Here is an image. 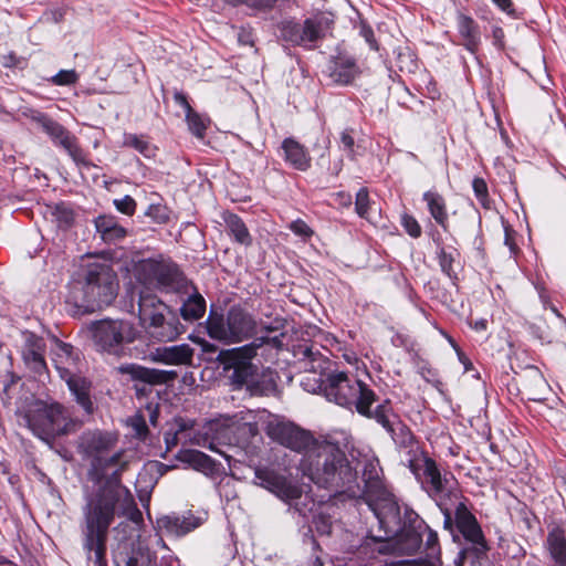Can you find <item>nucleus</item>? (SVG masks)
I'll return each mask as SVG.
<instances>
[{"label":"nucleus","instance_id":"1","mask_svg":"<svg viewBox=\"0 0 566 566\" xmlns=\"http://www.w3.org/2000/svg\"><path fill=\"white\" fill-rule=\"evenodd\" d=\"M136 279L144 286L139 292L138 314L151 337L159 342H171L182 333L178 318L151 291L165 293L187 292L189 282L178 265L166 259H147L136 266Z\"/></svg>","mask_w":566,"mask_h":566},{"label":"nucleus","instance_id":"2","mask_svg":"<svg viewBox=\"0 0 566 566\" xmlns=\"http://www.w3.org/2000/svg\"><path fill=\"white\" fill-rule=\"evenodd\" d=\"M280 433L282 444L298 452L305 450L301 469L313 483L335 493L357 496V472L338 446L329 441L311 443L310 434L295 427L283 426Z\"/></svg>","mask_w":566,"mask_h":566},{"label":"nucleus","instance_id":"3","mask_svg":"<svg viewBox=\"0 0 566 566\" xmlns=\"http://www.w3.org/2000/svg\"><path fill=\"white\" fill-rule=\"evenodd\" d=\"M125 515L135 523L142 518L132 493L122 486L102 485L86 492L82 506V545L93 566L106 565V541L116 516Z\"/></svg>","mask_w":566,"mask_h":566},{"label":"nucleus","instance_id":"4","mask_svg":"<svg viewBox=\"0 0 566 566\" xmlns=\"http://www.w3.org/2000/svg\"><path fill=\"white\" fill-rule=\"evenodd\" d=\"M361 500L377 520L379 534L374 536L376 541H389L400 531H423L426 527L424 521L413 510L406 509L403 517L400 516V507L395 496L378 479L366 481Z\"/></svg>","mask_w":566,"mask_h":566},{"label":"nucleus","instance_id":"5","mask_svg":"<svg viewBox=\"0 0 566 566\" xmlns=\"http://www.w3.org/2000/svg\"><path fill=\"white\" fill-rule=\"evenodd\" d=\"M118 436L111 431L86 430L78 438L77 450L83 461L90 469L91 478L99 480L108 470H113L112 476L119 481L122 473L134 459V452L116 449Z\"/></svg>","mask_w":566,"mask_h":566},{"label":"nucleus","instance_id":"6","mask_svg":"<svg viewBox=\"0 0 566 566\" xmlns=\"http://www.w3.org/2000/svg\"><path fill=\"white\" fill-rule=\"evenodd\" d=\"M29 429L45 442L76 433L84 420L55 400H36L25 413Z\"/></svg>","mask_w":566,"mask_h":566},{"label":"nucleus","instance_id":"7","mask_svg":"<svg viewBox=\"0 0 566 566\" xmlns=\"http://www.w3.org/2000/svg\"><path fill=\"white\" fill-rule=\"evenodd\" d=\"M118 292L117 275L106 263L91 264L81 295L73 294L76 313L87 314L112 304Z\"/></svg>","mask_w":566,"mask_h":566},{"label":"nucleus","instance_id":"8","mask_svg":"<svg viewBox=\"0 0 566 566\" xmlns=\"http://www.w3.org/2000/svg\"><path fill=\"white\" fill-rule=\"evenodd\" d=\"M325 398L340 407L355 408L359 415L367 418L373 416L371 405L376 401V395L368 385L338 370L326 375Z\"/></svg>","mask_w":566,"mask_h":566},{"label":"nucleus","instance_id":"9","mask_svg":"<svg viewBox=\"0 0 566 566\" xmlns=\"http://www.w3.org/2000/svg\"><path fill=\"white\" fill-rule=\"evenodd\" d=\"M370 418L390 434L396 448L403 453V461L408 469L416 470L418 459L424 454V451L410 428L394 411L389 401L378 405Z\"/></svg>","mask_w":566,"mask_h":566},{"label":"nucleus","instance_id":"10","mask_svg":"<svg viewBox=\"0 0 566 566\" xmlns=\"http://www.w3.org/2000/svg\"><path fill=\"white\" fill-rule=\"evenodd\" d=\"M51 359L60 377L67 384L75 401L83 408L87 416H91L94 411V403L90 395L91 386L84 378L74 375L78 355L73 346L54 338V345L51 348Z\"/></svg>","mask_w":566,"mask_h":566},{"label":"nucleus","instance_id":"11","mask_svg":"<svg viewBox=\"0 0 566 566\" xmlns=\"http://www.w3.org/2000/svg\"><path fill=\"white\" fill-rule=\"evenodd\" d=\"M206 325L210 338L226 344L241 343L256 329L252 314L240 306H231L226 316L214 314L211 310Z\"/></svg>","mask_w":566,"mask_h":566},{"label":"nucleus","instance_id":"12","mask_svg":"<svg viewBox=\"0 0 566 566\" xmlns=\"http://www.w3.org/2000/svg\"><path fill=\"white\" fill-rule=\"evenodd\" d=\"M417 469H409L416 480L421 484L422 490L441 509L444 515V524L451 523V514L443 507V500L449 497L454 485V476L451 472L442 473L437 462L426 453L418 459Z\"/></svg>","mask_w":566,"mask_h":566},{"label":"nucleus","instance_id":"13","mask_svg":"<svg viewBox=\"0 0 566 566\" xmlns=\"http://www.w3.org/2000/svg\"><path fill=\"white\" fill-rule=\"evenodd\" d=\"M92 338L97 348L111 355L120 356L126 345L136 338L134 325L124 319H101L90 326Z\"/></svg>","mask_w":566,"mask_h":566},{"label":"nucleus","instance_id":"14","mask_svg":"<svg viewBox=\"0 0 566 566\" xmlns=\"http://www.w3.org/2000/svg\"><path fill=\"white\" fill-rule=\"evenodd\" d=\"M254 483L275 494L290 504V511L300 516H307L316 503L307 494L303 495L298 486L287 482L283 476L273 470L258 469L254 474Z\"/></svg>","mask_w":566,"mask_h":566},{"label":"nucleus","instance_id":"15","mask_svg":"<svg viewBox=\"0 0 566 566\" xmlns=\"http://www.w3.org/2000/svg\"><path fill=\"white\" fill-rule=\"evenodd\" d=\"M265 338H256L253 343L238 348L224 349L218 354V361L223 366V369L232 370L230 379L232 384L238 387L247 385L253 387L255 379L256 367L251 363V359L256 354Z\"/></svg>","mask_w":566,"mask_h":566},{"label":"nucleus","instance_id":"16","mask_svg":"<svg viewBox=\"0 0 566 566\" xmlns=\"http://www.w3.org/2000/svg\"><path fill=\"white\" fill-rule=\"evenodd\" d=\"M305 375L301 379L302 388L311 394L322 392L325 396V378L329 360L313 345L301 350Z\"/></svg>","mask_w":566,"mask_h":566},{"label":"nucleus","instance_id":"17","mask_svg":"<svg viewBox=\"0 0 566 566\" xmlns=\"http://www.w3.org/2000/svg\"><path fill=\"white\" fill-rule=\"evenodd\" d=\"M23 345L21 347V356L24 365L35 376L41 378L46 375L48 366L45 363L46 343L43 337L32 332H23Z\"/></svg>","mask_w":566,"mask_h":566},{"label":"nucleus","instance_id":"18","mask_svg":"<svg viewBox=\"0 0 566 566\" xmlns=\"http://www.w3.org/2000/svg\"><path fill=\"white\" fill-rule=\"evenodd\" d=\"M153 554L148 546L139 539L120 542L114 553L116 566H151Z\"/></svg>","mask_w":566,"mask_h":566},{"label":"nucleus","instance_id":"19","mask_svg":"<svg viewBox=\"0 0 566 566\" xmlns=\"http://www.w3.org/2000/svg\"><path fill=\"white\" fill-rule=\"evenodd\" d=\"M455 524L459 532L467 542L473 544L479 552L488 549L486 541L484 538L481 526L476 517L468 510L465 504L459 503L455 507Z\"/></svg>","mask_w":566,"mask_h":566},{"label":"nucleus","instance_id":"20","mask_svg":"<svg viewBox=\"0 0 566 566\" xmlns=\"http://www.w3.org/2000/svg\"><path fill=\"white\" fill-rule=\"evenodd\" d=\"M201 524L199 517L195 516L191 512L182 514L170 513L157 518V528L168 536H184L189 532L196 530Z\"/></svg>","mask_w":566,"mask_h":566},{"label":"nucleus","instance_id":"21","mask_svg":"<svg viewBox=\"0 0 566 566\" xmlns=\"http://www.w3.org/2000/svg\"><path fill=\"white\" fill-rule=\"evenodd\" d=\"M119 371L129 375L134 380H139L145 385L167 384L175 380L178 376L175 370L147 368L136 364L122 365Z\"/></svg>","mask_w":566,"mask_h":566},{"label":"nucleus","instance_id":"22","mask_svg":"<svg viewBox=\"0 0 566 566\" xmlns=\"http://www.w3.org/2000/svg\"><path fill=\"white\" fill-rule=\"evenodd\" d=\"M193 353L195 350L189 344L161 346L151 352V359L166 365H190Z\"/></svg>","mask_w":566,"mask_h":566},{"label":"nucleus","instance_id":"23","mask_svg":"<svg viewBox=\"0 0 566 566\" xmlns=\"http://www.w3.org/2000/svg\"><path fill=\"white\" fill-rule=\"evenodd\" d=\"M281 149L285 163L298 171H307L311 168L312 158L307 149L292 137L282 142Z\"/></svg>","mask_w":566,"mask_h":566},{"label":"nucleus","instance_id":"24","mask_svg":"<svg viewBox=\"0 0 566 566\" xmlns=\"http://www.w3.org/2000/svg\"><path fill=\"white\" fill-rule=\"evenodd\" d=\"M96 232L103 242L115 244L125 239L127 230L112 214H101L94 220Z\"/></svg>","mask_w":566,"mask_h":566},{"label":"nucleus","instance_id":"25","mask_svg":"<svg viewBox=\"0 0 566 566\" xmlns=\"http://www.w3.org/2000/svg\"><path fill=\"white\" fill-rule=\"evenodd\" d=\"M457 28L464 48L469 52L475 53L481 43V32L478 23L470 15L458 12Z\"/></svg>","mask_w":566,"mask_h":566},{"label":"nucleus","instance_id":"26","mask_svg":"<svg viewBox=\"0 0 566 566\" xmlns=\"http://www.w3.org/2000/svg\"><path fill=\"white\" fill-rule=\"evenodd\" d=\"M329 69L332 80L343 85L349 84L359 72L355 59L346 55L337 56Z\"/></svg>","mask_w":566,"mask_h":566},{"label":"nucleus","instance_id":"27","mask_svg":"<svg viewBox=\"0 0 566 566\" xmlns=\"http://www.w3.org/2000/svg\"><path fill=\"white\" fill-rule=\"evenodd\" d=\"M33 119L46 133L55 145L65 147L75 136L65 129L60 123L45 114H38Z\"/></svg>","mask_w":566,"mask_h":566},{"label":"nucleus","instance_id":"28","mask_svg":"<svg viewBox=\"0 0 566 566\" xmlns=\"http://www.w3.org/2000/svg\"><path fill=\"white\" fill-rule=\"evenodd\" d=\"M547 549L555 566H566V534L565 531L555 527L546 538Z\"/></svg>","mask_w":566,"mask_h":566},{"label":"nucleus","instance_id":"29","mask_svg":"<svg viewBox=\"0 0 566 566\" xmlns=\"http://www.w3.org/2000/svg\"><path fill=\"white\" fill-rule=\"evenodd\" d=\"M423 200L427 202L428 210L434 221L442 227L443 230L448 229V212L444 198L437 191H426Z\"/></svg>","mask_w":566,"mask_h":566},{"label":"nucleus","instance_id":"30","mask_svg":"<svg viewBox=\"0 0 566 566\" xmlns=\"http://www.w3.org/2000/svg\"><path fill=\"white\" fill-rule=\"evenodd\" d=\"M206 313V300L195 291L190 294L180 307V315L187 322H196Z\"/></svg>","mask_w":566,"mask_h":566},{"label":"nucleus","instance_id":"31","mask_svg":"<svg viewBox=\"0 0 566 566\" xmlns=\"http://www.w3.org/2000/svg\"><path fill=\"white\" fill-rule=\"evenodd\" d=\"M178 458L180 461L188 463L195 470L203 472L205 474H209L214 471L213 460L201 451L181 450Z\"/></svg>","mask_w":566,"mask_h":566},{"label":"nucleus","instance_id":"32","mask_svg":"<svg viewBox=\"0 0 566 566\" xmlns=\"http://www.w3.org/2000/svg\"><path fill=\"white\" fill-rule=\"evenodd\" d=\"M422 533L423 531H400V533L397 536L391 538V541H395L394 548L408 555L416 553L421 546ZM388 542H390V539Z\"/></svg>","mask_w":566,"mask_h":566},{"label":"nucleus","instance_id":"33","mask_svg":"<svg viewBox=\"0 0 566 566\" xmlns=\"http://www.w3.org/2000/svg\"><path fill=\"white\" fill-rule=\"evenodd\" d=\"M224 223L230 231V233L233 235L235 242L243 244V245H250L252 243L251 234L243 222V220L234 214V213H228L224 216Z\"/></svg>","mask_w":566,"mask_h":566},{"label":"nucleus","instance_id":"34","mask_svg":"<svg viewBox=\"0 0 566 566\" xmlns=\"http://www.w3.org/2000/svg\"><path fill=\"white\" fill-rule=\"evenodd\" d=\"M123 146L134 148L145 158H153L157 153V147L144 135L125 133L123 136Z\"/></svg>","mask_w":566,"mask_h":566},{"label":"nucleus","instance_id":"35","mask_svg":"<svg viewBox=\"0 0 566 566\" xmlns=\"http://www.w3.org/2000/svg\"><path fill=\"white\" fill-rule=\"evenodd\" d=\"M302 46L311 48L322 36V24L315 19H306L302 24Z\"/></svg>","mask_w":566,"mask_h":566},{"label":"nucleus","instance_id":"36","mask_svg":"<svg viewBox=\"0 0 566 566\" xmlns=\"http://www.w3.org/2000/svg\"><path fill=\"white\" fill-rule=\"evenodd\" d=\"M281 36L284 41L302 46V24L295 21H284L281 24Z\"/></svg>","mask_w":566,"mask_h":566},{"label":"nucleus","instance_id":"37","mask_svg":"<svg viewBox=\"0 0 566 566\" xmlns=\"http://www.w3.org/2000/svg\"><path fill=\"white\" fill-rule=\"evenodd\" d=\"M186 122L188 125V129L195 137L199 139H202L205 137L209 122L207 118H205L199 113L192 111L191 113L186 114Z\"/></svg>","mask_w":566,"mask_h":566},{"label":"nucleus","instance_id":"38","mask_svg":"<svg viewBox=\"0 0 566 566\" xmlns=\"http://www.w3.org/2000/svg\"><path fill=\"white\" fill-rule=\"evenodd\" d=\"M455 251H447L446 248H441L438 252L439 265L441 271L451 280L453 284L458 281V275L453 270Z\"/></svg>","mask_w":566,"mask_h":566},{"label":"nucleus","instance_id":"39","mask_svg":"<svg viewBox=\"0 0 566 566\" xmlns=\"http://www.w3.org/2000/svg\"><path fill=\"white\" fill-rule=\"evenodd\" d=\"M80 75L75 70H61L49 78V82L56 86H71L77 83Z\"/></svg>","mask_w":566,"mask_h":566},{"label":"nucleus","instance_id":"40","mask_svg":"<svg viewBox=\"0 0 566 566\" xmlns=\"http://www.w3.org/2000/svg\"><path fill=\"white\" fill-rule=\"evenodd\" d=\"M232 6L244 4L254 13L265 12L274 7V0H226Z\"/></svg>","mask_w":566,"mask_h":566},{"label":"nucleus","instance_id":"41","mask_svg":"<svg viewBox=\"0 0 566 566\" xmlns=\"http://www.w3.org/2000/svg\"><path fill=\"white\" fill-rule=\"evenodd\" d=\"M472 188L475 195V198L480 202V205L485 208H491V200L489 198L488 185L482 178H474L472 181Z\"/></svg>","mask_w":566,"mask_h":566},{"label":"nucleus","instance_id":"42","mask_svg":"<svg viewBox=\"0 0 566 566\" xmlns=\"http://www.w3.org/2000/svg\"><path fill=\"white\" fill-rule=\"evenodd\" d=\"M313 510H315V507ZM313 513H314V511L307 512V516L306 517L302 516V517L307 522L310 520V517L312 516L313 524H314L316 531L322 535L329 534L331 530H332L331 518L323 514L315 515Z\"/></svg>","mask_w":566,"mask_h":566},{"label":"nucleus","instance_id":"43","mask_svg":"<svg viewBox=\"0 0 566 566\" xmlns=\"http://www.w3.org/2000/svg\"><path fill=\"white\" fill-rule=\"evenodd\" d=\"M355 209L359 217L368 218L369 195L366 188H360L356 193Z\"/></svg>","mask_w":566,"mask_h":566},{"label":"nucleus","instance_id":"44","mask_svg":"<svg viewBox=\"0 0 566 566\" xmlns=\"http://www.w3.org/2000/svg\"><path fill=\"white\" fill-rule=\"evenodd\" d=\"M128 424L132 427L135 436L138 439H145L148 433V427L144 415L137 413L129 418Z\"/></svg>","mask_w":566,"mask_h":566},{"label":"nucleus","instance_id":"45","mask_svg":"<svg viewBox=\"0 0 566 566\" xmlns=\"http://www.w3.org/2000/svg\"><path fill=\"white\" fill-rule=\"evenodd\" d=\"M401 226L403 227L405 231L411 237V238H419L421 235V227L419 222L410 214H402L401 216Z\"/></svg>","mask_w":566,"mask_h":566},{"label":"nucleus","instance_id":"46","mask_svg":"<svg viewBox=\"0 0 566 566\" xmlns=\"http://www.w3.org/2000/svg\"><path fill=\"white\" fill-rule=\"evenodd\" d=\"M189 428L188 423L184 420L178 422V429L175 431H167L165 433V443L167 450H171L178 444L179 436L182 434Z\"/></svg>","mask_w":566,"mask_h":566},{"label":"nucleus","instance_id":"47","mask_svg":"<svg viewBox=\"0 0 566 566\" xmlns=\"http://www.w3.org/2000/svg\"><path fill=\"white\" fill-rule=\"evenodd\" d=\"M114 206L115 208L126 214V216H133L136 210V201L133 197L126 195L123 198L114 199Z\"/></svg>","mask_w":566,"mask_h":566},{"label":"nucleus","instance_id":"48","mask_svg":"<svg viewBox=\"0 0 566 566\" xmlns=\"http://www.w3.org/2000/svg\"><path fill=\"white\" fill-rule=\"evenodd\" d=\"M289 229L297 237L306 240L313 235L311 227L302 219H296L289 224Z\"/></svg>","mask_w":566,"mask_h":566},{"label":"nucleus","instance_id":"49","mask_svg":"<svg viewBox=\"0 0 566 566\" xmlns=\"http://www.w3.org/2000/svg\"><path fill=\"white\" fill-rule=\"evenodd\" d=\"M340 143L349 159H355V138L353 129L346 128L340 133Z\"/></svg>","mask_w":566,"mask_h":566},{"label":"nucleus","instance_id":"50","mask_svg":"<svg viewBox=\"0 0 566 566\" xmlns=\"http://www.w3.org/2000/svg\"><path fill=\"white\" fill-rule=\"evenodd\" d=\"M64 149L77 165H87L84 153L82 148L77 145V140L75 137L64 147Z\"/></svg>","mask_w":566,"mask_h":566},{"label":"nucleus","instance_id":"51","mask_svg":"<svg viewBox=\"0 0 566 566\" xmlns=\"http://www.w3.org/2000/svg\"><path fill=\"white\" fill-rule=\"evenodd\" d=\"M331 147V139L329 136L321 134L314 145L313 150L319 153V157L323 158L329 150Z\"/></svg>","mask_w":566,"mask_h":566},{"label":"nucleus","instance_id":"52","mask_svg":"<svg viewBox=\"0 0 566 566\" xmlns=\"http://www.w3.org/2000/svg\"><path fill=\"white\" fill-rule=\"evenodd\" d=\"M20 64V57L17 56L13 52H8L6 54H0V65L3 67H14Z\"/></svg>","mask_w":566,"mask_h":566},{"label":"nucleus","instance_id":"53","mask_svg":"<svg viewBox=\"0 0 566 566\" xmlns=\"http://www.w3.org/2000/svg\"><path fill=\"white\" fill-rule=\"evenodd\" d=\"M423 532H427L426 545L429 549L434 552L438 547V535L434 531L429 528L427 525L423 527Z\"/></svg>","mask_w":566,"mask_h":566},{"label":"nucleus","instance_id":"54","mask_svg":"<svg viewBox=\"0 0 566 566\" xmlns=\"http://www.w3.org/2000/svg\"><path fill=\"white\" fill-rule=\"evenodd\" d=\"M174 101L176 102V104H178L179 106H181L185 109L186 114H189L193 111L187 99V96L184 93L176 92L174 95Z\"/></svg>","mask_w":566,"mask_h":566},{"label":"nucleus","instance_id":"55","mask_svg":"<svg viewBox=\"0 0 566 566\" xmlns=\"http://www.w3.org/2000/svg\"><path fill=\"white\" fill-rule=\"evenodd\" d=\"M500 10L507 14L514 13V6L512 0H491Z\"/></svg>","mask_w":566,"mask_h":566},{"label":"nucleus","instance_id":"56","mask_svg":"<svg viewBox=\"0 0 566 566\" xmlns=\"http://www.w3.org/2000/svg\"><path fill=\"white\" fill-rule=\"evenodd\" d=\"M505 245L510 249L511 253H515L517 251V245L514 242L512 237V231L509 228H505Z\"/></svg>","mask_w":566,"mask_h":566},{"label":"nucleus","instance_id":"57","mask_svg":"<svg viewBox=\"0 0 566 566\" xmlns=\"http://www.w3.org/2000/svg\"><path fill=\"white\" fill-rule=\"evenodd\" d=\"M160 566H180V562L177 557L168 554L161 557Z\"/></svg>","mask_w":566,"mask_h":566},{"label":"nucleus","instance_id":"58","mask_svg":"<svg viewBox=\"0 0 566 566\" xmlns=\"http://www.w3.org/2000/svg\"><path fill=\"white\" fill-rule=\"evenodd\" d=\"M238 40H239L240 43H242L244 45H252L253 44L250 32H248L245 30H241L239 32Z\"/></svg>","mask_w":566,"mask_h":566},{"label":"nucleus","instance_id":"59","mask_svg":"<svg viewBox=\"0 0 566 566\" xmlns=\"http://www.w3.org/2000/svg\"><path fill=\"white\" fill-rule=\"evenodd\" d=\"M343 166H344V160H343V158H339L338 160L333 163L332 167L329 168L331 172L334 176H338L339 172L343 170Z\"/></svg>","mask_w":566,"mask_h":566},{"label":"nucleus","instance_id":"60","mask_svg":"<svg viewBox=\"0 0 566 566\" xmlns=\"http://www.w3.org/2000/svg\"><path fill=\"white\" fill-rule=\"evenodd\" d=\"M339 203L343 206H350L352 203V196L347 192H339L338 195Z\"/></svg>","mask_w":566,"mask_h":566},{"label":"nucleus","instance_id":"61","mask_svg":"<svg viewBox=\"0 0 566 566\" xmlns=\"http://www.w3.org/2000/svg\"><path fill=\"white\" fill-rule=\"evenodd\" d=\"M202 446L207 447L211 451H214V452L220 453V454L224 455L226 458H228L220 449L217 448L216 443L212 440L208 441V439L206 438Z\"/></svg>","mask_w":566,"mask_h":566},{"label":"nucleus","instance_id":"62","mask_svg":"<svg viewBox=\"0 0 566 566\" xmlns=\"http://www.w3.org/2000/svg\"><path fill=\"white\" fill-rule=\"evenodd\" d=\"M486 326H488V322H486V319L481 318V319L475 321L472 327H473L475 331H485V329H486Z\"/></svg>","mask_w":566,"mask_h":566},{"label":"nucleus","instance_id":"63","mask_svg":"<svg viewBox=\"0 0 566 566\" xmlns=\"http://www.w3.org/2000/svg\"><path fill=\"white\" fill-rule=\"evenodd\" d=\"M444 338H446V339L448 340V343L452 346V348H454V349L457 350V353L459 354V358H460V360H461V361H463L462 355H461V353H460V350H459V347H458V345H457L455 340H454V339H453L449 334H447V335L444 336Z\"/></svg>","mask_w":566,"mask_h":566},{"label":"nucleus","instance_id":"64","mask_svg":"<svg viewBox=\"0 0 566 566\" xmlns=\"http://www.w3.org/2000/svg\"><path fill=\"white\" fill-rule=\"evenodd\" d=\"M148 411H149V421L151 422V424L156 426L157 419H158L157 409H151L150 407H148Z\"/></svg>","mask_w":566,"mask_h":566}]
</instances>
